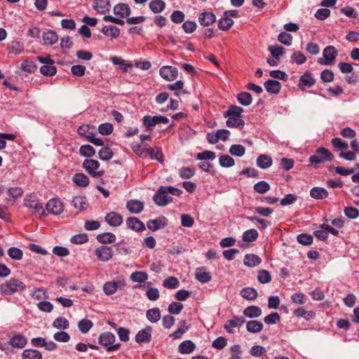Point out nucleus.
<instances>
[{
  "instance_id": "nucleus-5",
  "label": "nucleus",
  "mask_w": 359,
  "mask_h": 359,
  "mask_svg": "<svg viewBox=\"0 0 359 359\" xmlns=\"http://www.w3.org/2000/svg\"><path fill=\"white\" fill-rule=\"evenodd\" d=\"M83 167L86 171L93 177H100L104 175L103 170H99L100 163L94 159H86L83 162Z\"/></svg>"
},
{
  "instance_id": "nucleus-61",
  "label": "nucleus",
  "mask_w": 359,
  "mask_h": 359,
  "mask_svg": "<svg viewBox=\"0 0 359 359\" xmlns=\"http://www.w3.org/2000/svg\"><path fill=\"white\" fill-rule=\"evenodd\" d=\"M91 128H92L89 125H82L79 127L77 132L79 135L85 137L88 141V137L93 136L94 134L92 131H90Z\"/></svg>"
},
{
  "instance_id": "nucleus-57",
  "label": "nucleus",
  "mask_w": 359,
  "mask_h": 359,
  "mask_svg": "<svg viewBox=\"0 0 359 359\" xmlns=\"http://www.w3.org/2000/svg\"><path fill=\"white\" fill-rule=\"evenodd\" d=\"M8 255L11 259L15 260H20L23 256L22 251L15 247H11L8 250Z\"/></svg>"
},
{
  "instance_id": "nucleus-42",
  "label": "nucleus",
  "mask_w": 359,
  "mask_h": 359,
  "mask_svg": "<svg viewBox=\"0 0 359 359\" xmlns=\"http://www.w3.org/2000/svg\"><path fill=\"white\" fill-rule=\"evenodd\" d=\"M148 320L151 323H157L161 318V311L158 308L149 309L146 313Z\"/></svg>"
},
{
  "instance_id": "nucleus-33",
  "label": "nucleus",
  "mask_w": 359,
  "mask_h": 359,
  "mask_svg": "<svg viewBox=\"0 0 359 359\" xmlns=\"http://www.w3.org/2000/svg\"><path fill=\"white\" fill-rule=\"evenodd\" d=\"M101 31L103 34L107 36H110L112 39H116L120 35L119 28L112 25H105L102 28Z\"/></svg>"
},
{
  "instance_id": "nucleus-45",
  "label": "nucleus",
  "mask_w": 359,
  "mask_h": 359,
  "mask_svg": "<svg viewBox=\"0 0 359 359\" xmlns=\"http://www.w3.org/2000/svg\"><path fill=\"white\" fill-rule=\"evenodd\" d=\"M165 7V4L161 0H154L149 3V8L154 13L162 12Z\"/></svg>"
},
{
  "instance_id": "nucleus-26",
  "label": "nucleus",
  "mask_w": 359,
  "mask_h": 359,
  "mask_svg": "<svg viewBox=\"0 0 359 359\" xmlns=\"http://www.w3.org/2000/svg\"><path fill=\"white\" fill-rule=\"evenodd\" d=\"M264 328V325L259 320H250L246 323V330L250 333L260 332Z\"/></svg>"
},
{
  "instance_id": "nucleus-12",
  "label": "nucleus",
  "mask_w": 359,
  "mask_h": 359,
  "mask_svg": "<svg viewBox=\"0 0 359 359\" xmlns=\"http://www.w3.org/2000/svg\"><path fill=\"white\" fill-rule=\"evenodd\" d=\"M160 76L166 81H171L177 79L178 70L171 66H163L159 70Z\"/></svg>"
},
{
  "instance_id": "nucleus-17",
  "label": "nucleus",
  "mask_w": 359,
  "mask_h": 359,
  "mask_svg": "<svg viewBox=\"0 0 359 359\" xmlns=\"http://www.w3.org/2000/svg\"><path fill=\"white\" fill-rule=\"evenodd\" d=\"M315 79L311 72H306L299 79V87L304 90L307 88L311 87L315 83Z\"/></svg>"
},
{
  "instance_id": "nucleus-50",
  "label": "nucleus",
  "mask_w": 359,
  "mask_h": 359,
  "mask_svg": "<svg viewBox=\"0 0 359 359\" xmlns=\"http://www.w3.org/2000/svg\"><path fill=\"white\" fill-rule=\"evenodd\" d=\"M229 153L233 156L241 157L245 153V148L241 144H233L229 148Z\"/></svg>"
},
{
  "instance_id": "nucleus-48",
  "label": "nucleus",
  "mask_w": 359,
  "mask_h": 359,
  "mask_svg": "<svg viewBox=\"0 0 359 359\" xmlns=\"http://www.w3.org/2000/svg\"><path fill=\"white\" fill-rule=\"evenodd\" d=\"M237 100L240 104L244 106L250 105L252 102V98L250 93L248 92H243L237 95Z\"/></svg>"
},
{
  "instance_id": "nucleus-34",
  "label": "nucleus",
  "mask_w": 359,
  "mask_h": 359,
  "mask_svg": "<svg viewBox=\"0 0 359 359\" xmlns=\"http://www.w3.org/2000/svg\"><path fill=\"white\" fill-rule=\"evenodd\" d=\"M72 205L78 210L81 211L88 207V201L86 197L76 196L72 201Z\"/></svg>"
},
{
  "instance_id": "nucleus-2",
  "label": "nucleus",
  "mask_w": 359,
  "mask_h": 359,
  "mask_svg": "<svg viewBox=\"0 0 359 359\" xmlns=\"http://www.w3.org/2000/svg\"><path fill=\"white\" fill-rule=\"evenodd\" d=\"M25 285L18 279L11 278L0 285V291L5 295H11L24 290Z\"/></svg>"
},
{
  "instance_id": "nucleus-36",
  "label": "nucleus",
  "mask_w": 359,
  "mask_h": 359,
  "mask_svg": "<svg viewBox=\"0 0 359 359\" xmlns=\"http://www.w3.org/2000/svg\"><path fill=\"white\" fill-rule=\"evenodd\" d=\"M8 198L6 199L7 202L9 203L12 199H17L20 198L23 194V190L19 187H11L6 191Z\"/></svg>"
},
{
  "instance_id": "nucleus-40",
  "label": "nucleus",
  "mask_w": 359,
  "mask_h": 359,
  "mask_svg": "<svg viewBox=\"0 0 359 359\" xmlns=\"http://www.w3.org/2000/svg\"><path fill=\"white\" fill-rule=\"evenodd\" d=\"M148 274L144 271H135L130 276V279L133 282H137L139 283H144L148 280Z\"/></svg>"
},
{
  "instance_id": "nucleus-39",
  "label": "nucleus",
  "mask_w": 359,
  "mask_h": 359,
  "mask_svg": "<svg viewBox=\"0 0 359 359\" xmlns=\"http://www.w3.org/2000/svg\"><path fill=\"white\" fill-rule=\"evenodd\" d=\"M147 156H149L151 159L158 161L160 163L163 162V154L158 147L147 148Z\"/></svg>"
},
{
  "instance_id": "nucleus-3",
  "label": "nucleus",
  "mask_w": 359,
  "mask_h": 359,
  "mask_svg": "<svg viewBox=\"0 0 359 359\" xmlns=\"http://www.w3.org/2000/svg\"><path fill=\"white\" fill-rule=\"evenodd\" d=\"M24 205L32 211V212L37 217H42L45 215V209L43 208L42 203L34 195H29L24 199Z\"/></svg>"
},
{
  "instance_id": "nucleus-23",
  "label": "nucleus",
  "mask_w": 359,
  "mask_h": 359,
  "mask_svg": "<svg viewBox=\"0 0 359 359\" xmlns=\"http://www.w3.org/2000/svg\"><path fill=\"white\" fill-rule=\"evenodd\" d=\"M127 226L134 231H141L145 229L144 224L137 217H128L126 220Z\"/></svg>"
},
{
  "instance_id": "nucleus-25",
  "label": "nucleus",
  "mask_w": 359,
  "mask_h": 359,
  "mask_svg": "<svg viewBox=\"0 0 359 359\" xmlns=\"http://www.w3.org/2000/svg\"><path fill=\"white\" fill-rule=\"evenodd\" d=\"M216 20L215 15L209 12H204L200 14L198 21L201 25L209 26Z\"/></svg>"
},
{
  "instance_id": "nucleus-19",
  "label": "nucleus",
  "mask_w": 359,
  "mask_h": 359,
  "mask_svg": "<svg viewBox=\"0 0 359 359\" xmlns=\"http://www.w3.org/2000/svg\"><path fill=\"white\" fill-rule=\"evenodd\" d=\"M195 278L202 283L209 282L212 276L205 267H198L196 269Z\"/></svg>"
},
{
  "instance_id": "nucleus-9",
  "label": "nucleus",
  "mask_w": 359,
  "mask_h": 359,
  "mask_svg": "<svg viewBox=\"0 0 359 359\" xmlns=\"http://www.w3.org/2000/svg\"><path fill=\"white\" fill-rule=\"evenodd\" d=\"M113 250L111 247L101 245L95 250V255L101 262H107L113 257Z\"/></svg>"
},
{
  "instance_id": "nucleus-58",
  "label": "nucleus",
  "mask_w": 359,
  "mask_h": 359,
  "mask_svg": "<svg viewBox=\"0 0 359 359\" xmlns=\"http://www.w3.org/2000/svg\"><path fill=\"white\" fill-rule=\"evenodd\" d=\"M254 189L259 194H264L270 189V185L265 181H260L254 185Z\"/></svg>"
},
{
  "instance_id": "nucleus-15",
  "label": "nucleus",
  "mask_w": 359,
  "mask_h": 359,
  "mask_svg": "<svg viewBox=\"0 0 359 359\" xmlns=\"http://www.w3.org/2000/svg\"><path fill=\"white\" fill-rule=\"evenodd\" d=\"M151 339V327L147 326L145 328L140 330L136 336L135 341L138 344L149 343Z\"/></svg>"
},
{
  "instance_id": "nucleus-35",
  "label": "nucleus",
  "mask_w": 359,
  "mask_h": 359,
  "mask_svg": "<svg viewBox=\"0 0 359 359\" xmlns=\"http://www.w3.org/2000/svg\"><path fill=\"white\" fill-rule=\"evenodd\" d=\"M241 295L247 300H255L257 299L258 293L255 288L247 287L241 290Z\"/></svg>"
},
{
  "instance_id": "nucleus-16",
  "label": "nucleus",
  "mask_w": 359,
  "mask_h": 359,
  "mask_svg": "<svg viewBox=\"0 0 359 359\" xmlns=\"http://www.w3.org/2000/svg\"><path fill=\"white\" fill-rule=\"evenodd\" d=\"M27 340L25 336L21 334H15L9 339V344L16 348H22L27 344Z\"/></svg>"
},
{
  "instance_id": "nucleus-13",
  "label": "nucleus",
  "mask_w": 359,
  "mask_h": 359,
  "mask_svg": "<svg viewBox=\"0 0 359 359\" xmlns=\"http://www.w3.org/2000/svg\"><path fill=\"white\" fill-rule=\"evenodd\" d=\"M167 224L168 219L164 216H160L156 219H150L147 223L148 229L152 231L163 229L167 226Z\"/></svg>"
},
{
  "instance_id": "nucleus-7",
  "label": "nucleus",
  "mask_w": 359,
  "mask_h": 359,
  "mask_svg": "<svg viewBox=\"0 0 359 359\" xmlns=\"http://www.w3.org/2000/svg\"><path fill=\"white\" fill-rule=\"evenodd\" d=\"M323 57L318 60V62L322 65H329L334 62L337 56V50L333 46H328L323 51Z\"/></svg>"
},
{
  "instance_id": "nucleus-53",
  "label": "nucleus",
  "mask_w": 359,
  "mask_h": 359,
  "mask_svg": "<svg viewBox=\"0 0 359 359\" xmlns=\"http://www.w3.org/2000/svg\"><path fill=\"white\" fill-rule=\"evenodd\" d=\"M93 325V322L88 319H82L78 323L79 329L82 333H87Z\"/></svg>"
},
{
  "instance_id": "nucleus-46",
  "label": "nucleus",
  "mask_w": 359,
  "mask_h": 359,
  "mask_svg": "<svg viewBox=\"0 0 359 359\" xmlns=\"http://www.w3.org/2000/svg\"><path fill=\"white\" fill-rule=\"evenodd\" d=\"M259 236L258 231L255 229H251L245 231L242 236L243 240L245 242H252L257 239Z\"/></svg>"
},
{
  "instance_id": "nucleus-60",
  "label": "nucleus",
  "mask_w": 359,
  "mask_h": 359,
  "mask_svg": "<svg viewBox=\"0 0 359 359\" xmlns=\"http://www.w3.org/2000/svg\"><path fill=\"white\" fill-rule=\"evenodd\" d=\"M147 299L150 301H156L160 297V292L156 287H149L145 293Z\"/></svg>"
},
{
  "instance_id": "nucleus-20",
  "label": "nucleus",
  "mask_w": 359,
  "mask_h": 359,
  "mask_svg": "<svg viewBox=\"0 0 359 359\" xmlns=\"http://www.w3.org/2000/svg\"><path fill=\"white\" fill-rule=\"evenodd\" d=\"M126 208L133 214H138L144 209V203L139 200H130L126 203Z\"/></svg>"
},
{
  "instance_id": "nucleus-8",
  "label": "nucleus",
  "mask_w": 359,
  "mask_h": 359,
  "mask_svg": "<svg viewBox=\"0 0 359 359\" xmlns=\"http://www.w3.org/2000/svg\"><path fill=\"white\" fill-rule=\"evenodd\" d=\"M126 286L124 280H118L117 281H108L103 285V292L106 295L110 296L117 291L118 289L123 290Z\"/></svg>"
},
{
  "instance_id": "nucleus-38",
  "label": "nucleus",
  "mask_w": 359,
  "mask_h": 359,
  "mask_svg": "<svg viewBox=\"0 0 359 359\" xmlns=\"http://www.w3.org/2000/svg\"><path fill=\"white\" fill-rule=\"evenodd\" d=\"M43 40L45 44L53 45L57 41L58 36L55 31L48 30L47 32H43Z\"/></svg>"
},
{
  "instance_id": "nucleus-10",
  "label": "nucleus",
  "mask_w": 359,
  "mask_h": 359,
  "mask_svg": "<svg viewBox=\"0 0 359 359\" xmlns=\"http://www.w3.org/2000/svg\"><path fill=\"white\" fill-rule=\"evenodd\" d=\"M245 322V320L243 317L234 316L226 322L224 329L228 333L233 334L234 332L233 329L241 327Z\"/></svg>"
},
{
  "instance_id": "nucleus-41",
  "label": "nucleus",
  "mask_w": 359,
  "mask_h": 359,
  "mask_svg": "<svg viewBox=\"0 0 359 359\" xmlns=\"http://www.w3.org/2000/svg\"><path fill=\"white\" fill-rule=\"evenodd\" d=\"M22 359H42L40 351L36 349H25L22 353Z\"/></svg>"
},
{
  "instance_id": "nucleus-1",
  "label": "nucleus",
  "mask_w": 359,
  "mask_h": 359,
  "mask_svg": "<svg viewBox=\"0 0 359 359\" xmlns=\"http://www.w3.org/2000/svg\"><path fill=\"white\" fill-rule=\"evenodd\" d=\"M182 191L172 186H161L153 196L154 203L158 206H165L172 202L170 195L180 196Z\"/></svg>"
},
{
  "instance_id": "nucleus-62",
  "label": "nucleus",
  "mask_w": 359,
  "mask_h": 359,
  "mask_svg": "<svg viewBox=\"0 0 359 359\" xmlns=\"http://www.w3.org/2000/svg\"><path fill=\"white\" fill-rule=\"evenodd\" d=\"M243 109L241 107L231 105L229 107L228 110L225 113L226 116H238L240 117L243 113Z\"/></svg>"
},
{
  "instance_id": "nucleus-32",
  "label": "nucleus",
  "mask_w": 359,
  "mask_h": 359,
  "mask_svg": "<svg viewBox=\"0 0 359 359\" xmlns=\"http://www.w3.org/2000/svg\"><path fill=\"white\" fill-rule=\"evenodd\" d=\"M244 264L249 267H254L259 265L262 259L261 258L255 254L245 255L244 257Z\"/></svg>"
},
{
  "instance_id": "nucleus-55",
  "label": "nucleus",
  "mask_w": 359,
  "mask_h": 359,
  "mask_svg": "<svg viewBox=\"0 0 359 359\" xmlns=\"http://www.w3.org/2000/svg\"><path fill=\"white\" fill-rule=\"evenodd\" d=\"M257 280L262 284L269 283L271 280V276L268 271L262 269L258 273Z\"/></svg>"
},
{
  "instance_id": "nucleus-49",
  "label": "nucleus",
  "mask_w": 359,
  "mask_h": 359,
  "mask_svg": "<svg viewBox=\"0 0 359 359\" xmlns=\"http://www.w3.org/2000/svg\"><path fill=\"white\" fill-rule=\"evenodd\" d=\"M219 165L224 168L232 167L235 164L234 159L226 154L220 156L219 158Z\"/></svg>"
},
{
  "instance_id": "nucleus-21",
  "label": "nucleus",
  "mask_w": 359,
  "mask_h": 359,
  "mask_svg": "<svg viewBox=\"0 0 359 359\" xmlns=\"http://www.w3.org/2000/svg\"><path fill=\"white\" fill-rule=\"evenodd\" d=\"M93 7L97 12L104 13L109 11L111 4L109 0H95Z\"/></svg>"
},
{
  "instance_id": "nucleus-64",
  "label": "nucleus",
  "mask_w": 359,
  "mask_h": 359,
  "mask_svg": "<svg viewBox=\"0 0 359 359\" xmlns=\"http://www.w3.org/2000/svg\"><path fill=\"white\" fill-rule=\"evenodd\" d=\"M113 126L109 123H102L98 127L99 133L102 135H109L113 132Z\"/></svg>"
},
{
  "instance_id": "nucleus-63",
  "label": "nucleus",
  "mask_w": 359,
  "mask_h": 359,
  "mask_svg": "<svg viewBox=\"0 0 359 359\" xmlns=\"http://www.w3.org/2000/svg\"><path fill=\"white\" fill-rule=\"evenodd\" d=\"M194 174V170L189 167H182L179 170V175L182 179H189L193 177Z\"/></svg>"
},
{
  "instance_id": "nucleus-29",
  "label": "nucleus",
  "mask_w": 359,
  "mask_h": 359,
  "mask_svg": "<svg viewBox=\"0 0 359 359\" xmlns=\"http://www.w3.org/2000/svg\"><path fill=\"white\" fill-rule=\"evenodd\" d=\"M72 181L75 184L81 187H86L90 183L89 178L83 173L75 174L72 177Z\"/></svg>"
},
{
  "instance_id": "nucleus-24",
  "label": "nucleus",
  "mask_w": 359,
  "mask_h": 359,
  "mask_svg": "<svg viewBox=\"0 0 359 359\" xmlns=\"http://www.w3.org/2000/svg\"><path fill=\"white\" fill-rule=\"evenodd\" d=\"M196 348V345L190 340L182 341L178 346V351L182 354H190Z\"/></svg>"
},
{
  "instance_id": "nucleus-31",
  "label": "nucleus",
  "mask_w": 359,
  "mask_h": 359,
  "mask_svg": "<svg viewBox=\"0 0 359 359\" xmlns=\"http://www.w3.org/2000/svg\"><path fill=\"white\" fill-rule=\"evenodd\" d=\"M264 87L269 93L276 94L280 92L281 85L278 81L269 79L264 83Z\"/></svg>"
},
{
  "instance_id": "nucleus-52",
  "label": "nucleus",
  "mask_w": 359,
  "mask_h": 359,
  "mask_svg": "<svg viewBox=\"0 0 359 359\" xmlns=\"http://www.w3.org/2000/svg\"><path fill=\"white\" fill-rule=\"evenodd\" d=\"M53 326L57 329L66 330L69 327V321L64 317L57 318L53 323Z\"/></svg>"
},
{
  "instance_id": "nucleus-44",
  "label": "nucleus",
  "mask_w": 359,
  "mask_h": 359,
  "mask_svg": "<svg viewBox=\"0 0 359 359\" xmlns=\"http://www.w3.org/2000/svg\"><path fill=\"white\" fill-rule=\"evenodd\" d=\"M162 285L167 289H175L180 286V281L175 276H169L163 280Z\"/></svg>"
},
{
  "instance_id": "nucleus-4",
  "label": "nucleus",
  "mask_w": 359,
  "mask_h": 359,
  "mask_svg": "<svg viewBox=\"0 0 359 359\" xmlns=\"http://www.w3.org/2000/svg\"><path fill=\"white\" fill-rule=\"evenodd\" d=\"M333 158V154L328 149L320 147L315 154L309 157V162L312 164L324 163L325 161H331Z\"/></svg>"
},
{
  "instance_id": "nucleus-27",
  "label": "nucleus",
  "mask_w": 359,
  "mask_h": 359,
  "mask_svg": "<svg viewBox=\"0 0 359 359\" xmlns=\"http://www.w3.org/2000/svg\"><path fill=\"white\" fill-rule=\"evenodd\" d=\"M243 315L250 318H256L262 315V309L257 306H250L243 310Z\"/></svg>"
},
{
  "instance_id": "nucleus-6",
  "label": "nucleus",
  "mask_w": 359,
  "mask_h": 359,
  "mask_svg": "<svg viewBox=\"0 0 359 359\" xmlns=\"http://www.w3.org/2000/svg\"><path fill=\"white\" fill-rule=\"evenodd\" d=\"M116 340L115 336L111 332H104L100 335L99 343L107 347V351H113L119 349L120 344H114Z\"/></svg>"
},
{
  "instance_id": "nucleus-56",
  "label": "nucleus",
  "mask_w": 359,
  "mask_h": 359,
  "mask_svg": "<svg viewBox=\"0 0 359 359\" xmlns=\"http://www.w3.org/2000/svg\"><path fill=\"white\" fill-rule=\"evenodd\" d=\"M79 152L81 156L86 157H91L95 155V149L90 144L82 145L79 149Z\"/></svg>"
},
{
  "instance_id": "nucleus-30",
  "label": "nucleus",
  "mask_w": 359,
  "mask_h": 359,
  "mask_svg": "<svg viewBox=\"0 0 359 359\" xmlns=\"http://www.w3.org/2000/svg\"><path fill=\"white\" fill-rule=\"evenodd\" d=\"M310 195L313 198L321 200L328 196V192L325 188L316 187L311 189Z\"/></svg>"
},
{
  "instance_id": "nucleus-11",
  "label": "nucleus",
  "mask_w": 359,
  "mask_h": 359,
  "mask_svg": "<svg viewBox=\"0 0 359 359\" xmlns=\"http://www.w3.org/2000/svg\"><path fill=\"white\" fill-rule=\"evenodd\" d=\"M46 210L50 214L57 215L63 212L64 207L60 200L53 198L46 203Z\"/></svg>"
},
{
  "instance_id": "nucleus-59",
  "label": "nucleus",
  "mask_w": 359,
  "mask_h": 359,
  "mask_svg": "<svg viewBox=\"0 0 359 359\" xmlns=\"http://www.w3.org/2000/svg\"><path fill=\"white\" fill-rule=\"evenodd\" d=\"M113 151L109 147H102L99 151V157L103 161H109L113 157Z\"/></svg>"
},
{
  "instance_id": "nucleus-51",
  "label": "nucleus",
  "mask_w": 359,
  "mask_h": 359,
  "mask_svg": "<svg viewBox=\"0 0 359 359\" xmlns=\"http://www.w3.org/2000/svg\"><path fill=\"white\" fill-rule=\"evenodd\" d=\"M233 21L231 18L225 17L224 15V18L220 19L218 22V27L221 30L226 31L231 28V27L233 25Z\"/></svg>"
},
{
  "instance_id": "nucleus-47",
  "label": "nucleus",
  "mask_w": 359,
  "mask_h": 359,
  "mask_svg": "<svg viewBox=\"0 0 359 359\" xmlns=\"http://www.w3.org/2000/svg\"><path fill=\"white\" fill-rule=\"evenodd\" d=\"M226 126L228 127H235V128H243L245 125V122L243 119L240 118L238 116H229L226 120Z\"/></svg>"
},
{
  "instance_id": "nucleus-54",
  "label": "nucleus",
  "mask_w": 359,
  "mask_h": 359,
  "mask_svg": "<svg viewBox=\"0 0 359 359\" xmlns=\"http://www.w3.org/2000/svg\"><path fill=\"white\" fill-rule=\"evenodd\" d=\"M40 72L46 76H53L57 72V69L54 65H43L40 68Z\"/></svg>"
},
{
  "instance_id": "nucleus-18",
  "label": "nucleus",
  "mask_w": 359,
  "mask_h": 359,
  "mask_svg": "<svg viewBox=\"0 0 359 359\" xmlns=\"http://www.w3.org/2000/svg\"><path fill=\"white\" fill-rule=\"evenodd\" d=\"M114 13L121 18H128L131 13L130 8L126 4L119 3L114 7Z\"/></svg>"
},
{
  "instance_id": "nucleus-37",
  "label": "nucleus",
  "mask_w": 359,
  "mask_h": 359,
  "mask_svg": "<svg viewBox=\"0 0 359 359\" xmlns=\"http://www.w3.org/2000/svg\"><path fill=\"white\" fill-rule=\"evenodd\" d=\"M272 165V158L266 154H262L257 158V165L262 169H266Z\"/></svg>"
},
{
  "instance_id": "nucleus-28",
  "label": "nucleus",
  "mask_w": 359,
  "mask_h": 359,
  "mask_svg": "<svg viewBox=\"0 0 359 359\" xmlns=\"http://www.w3.org/2000/svg\"><path fill=\"white\" fill-rule=\"evenodd\" d=\"M292 313L295 317L303 318L306 320H309L315 316V313L312 311H306L303 307L294 309Z\"/></svg>"
},
{
  "instance_id": "nucleus-43",
  "label": "nucleus",
  "mask_w": 359,
  "mask_h": 359,
  "mask_svg": "<svg viewBox=\"0 0 359 359\" xmlns=\"http://www.w3.org/2000/svg\"><path fill=\"white\" fill-rule=\"evenodd\" d=\"M97 241L101 243H113L116 241V236L109 232L102 233L97 236Z\"/></svg>"
},
{
  "instance_id": "nucleus-22",
  "label": "nucleus",
  "mask_w": 359,
  "mask_h": 359,
  "mask_svg": "<svg viewBox=\"0 0 359 359\" xmlns=\"http://www.w3.org/2000/svg\"><path fill=\"white\" fill-rule=\"evenodd\" d=\"M106 222L111 226H118L123 222L122 216L115 212L108 213L105 217Z\"/></svg>"
},
{
  "instance_id": "nucleus-14",
  "label": "nucleus",
  "mask_w": 359,
  "mask_h": 359,
  "mask_svg": "<svg viewBox=\"0 0 359 359\" xmlns=\"http://www.w3.org/2000/svg\"><path fill=\"white\" fill-rule=\"evenodd\" d=\"M169 122V119L163 116H144L143 117V123L146 126L151 127L158 123L166 124Z\"/></svg>"
}]
</instances>
